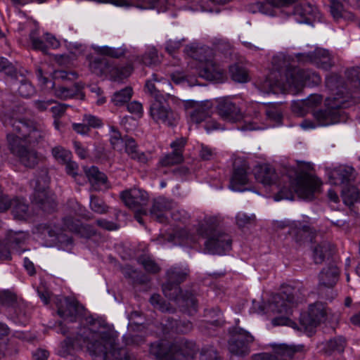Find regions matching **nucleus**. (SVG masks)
<instances>
[{
    "label": "nucleus",
    "instance_id": "nucleus-1",
    "mask_svg": "<svg viewBox=\"0 0 360 360\" xmlns=\"http://www.w3.org/2000/svg\"><path fill=\"white\" fill-rule=\"evenodd\" d=\"M58 332L66 336L58 354L67 356L85 346L94 360H127L126 352L119 346L118 334L112 327L91 318L74 331L72 326L59 322Z\"/></svg>",
    "mask_w": 360,
    "mask_h": 360
},
{
    "label": "nucleus",
    "instance_id": "nucleus-2",
    "mask_svg": "<svg viewBox=\"0 0 360 360\" xmlns=\"http://www.w3.org/2000/svg\"><path fill=\"white\" fill-rule=\"evenodd\" d=\"M295 59L302 64L313 63L323 70H329L334 65L333 57L326 49L316 48L312 52L299 53L295 56V58L290 60V56L280 53L272 59V64L275 71L262 82L257 83L258 89L263 94L284 93L287 89H294L298 91L307 83V80L312 77L313 82L319 84L321 82L320 76L316 73L311 75L300 69H292L288 72L290 68L294 65Z\"/></svg>",
    "mask_w": 360,
    "mask_h": 360
},
{
    "label": "nucleus",
    "instance_id": "nucleus-3",
    "mask_svg": "<svg viewBox=\"0 0 360 360\" xmlns=\"http://www.w3.org/2000/svg\"><path fill=\"white\" fill-rule=\"evenodd\" d=\"M198 350L194 342L186 339L172 342L161 340L150 346V354L157 360H221L212 346L203 347L199 354Z\"/></svg>",
    "mask_w": 360,
    "mask_h": 360
},
{
    "label": "nucleus",
    "instance_id": "nucleus-4",
    "mask_svg": "<svg viewBox=\"0 0 360 360\" xmlns=\"http://www.w3.org/2000/svg\"><path fill=\"white\" fill-rule=\"evenodd\" d=\"M146 89L155 98L150 108V115L153 120L157 123L169 127L176 125L179 119L178 115L167 104L162 103V101H165L170 96L167 92L172 89L169 80L153 74L152 78L146 82Z\"/></svg>",
    "mask_w": 360,
    "mask_h": 360
},
{
    "label": "nucleus",
    "instance_id": "nucleus-5",
    "mask_svg": "<svg viewBox=\"0 0 360 360\" xmlns=\"http://www.w3.org/2000/svg\"><path fill=\"white\" fill-rule=\"evenodd\" d=\"M326 84L336 96L327 98L326 108L314 112L318 125L321 127L345 122L347 120V115L342 110L345 108L346 100L342 96L345 88L341 78L336 75H329L326 79Z\"/></svg>",
    "mask_w": 360,
    "mask_h": 360
},
{
    "label": "nucleus",
    "instance_id": "nucleus-6",
    "mask_svg": "<svg viewBox=\"0 0 360 360\" xmlns=\"http://www.w3.org/2000/svg\"><path fill=\"white\" fill-rule=\"evenodd\" d=\"M190 271L187 266H172L167 271V281L162 285V290L166 297L188 309V313L196 311L197 302L192 294L181 295L179 283L188 277Z\"/></svg>",
    "mask_w": 360,
    "mask_h": 360
},
{
    "label": "nucleus",
    "instance_id": "nucleus-7",
    "mask_svg": "<svg viewBox=\"0 0 360 360\" xmlns=\"http://www.w3.org/2000/svg\"><path fill=\"white\" fill-rule=\"evenodd\" d=\"M0 120L3 124L13 129V131L23 134L26 143H38L45 138L46 130L44 125L30 120H20L15 117V113L10 108L0 107Z\"/></svg>",
    "mask_w": 360,
    "mask_h": 360
},
{
    "label": "nucleus",
    "instance_id": "nucleus-8",
    "mask_svg": "<svg viewBox=\"0 0 360 360\" xmlns=\"http://www.w3.org/2000/svg\"><path fill=\"white\" fill-rule=\"evenodd\" d=\"M219 221L215 217H206L198 224L197 232L199 236L207 238L206 249L212 254L222 255L231 249L232 240L230 236L218 229Z\"/></svg>",
    "mask_w": 360,
    "mask_h": 360
},
{
    "label": "nucleus",
    "instance_id": "nucleus-9",
    "mask_svg": "<svg viewBox=\"0 0 360 360\" xmlns=\"http://www.w3.org/2000/svg\"><path fill=\"white\" fill-rule=\"evenodd\" d=\"M295 292L294 288H285L282 292L273 295L267 305L261 307L259 312L276 316L272 320V323L275 326L288 324V316L292 314V308L296 304Z\"/></svg>",
    "mask_w": 360,
    "mask_h": 360
},
{
    "label": "nucleus",
    "instance_id": "nucleus-10",
    "mask_svg": "<svg viewBox=\"0 0 360 360\" xmlns=\"http://www.w3.org/2000/svg\"><path fill=\"white\" fill-rule=\"evenodd\" d=\"M186 52L193 59L198 60L199 75L207 80L221 82L225 76V70L214 60L213 50L208 46H186Z\"/></svg>",
    "mask_w": 360,
    "mask_h": 360
},
{
    "label": "nucleus",
    "instance_id": "nucleus-11",
    "mask_svg": "<svg viewBox=\"0 0 360 360\" xmlns=\"http://www.w3.org/2000/svg\"><path fill=\"white\" fill-rule=\"evenodd\" d=\"M290 184L289 189L285 187L281 189L275 196V200H293L294 193L301 198L311 200L314 193L320 191L322 183L316 176L302 173L297 175L295 179L290 181Z\"/></svg>",
    "mask_w": 360,
    "mask_h": 360
},
{
    "label": "nucleus",
    "instance_id": "nucleus-12",
    "mask_svg": "<svg viewBox=\"0 0 360 360\" xmlns=\"http://www.w3.org/2000/svg\"><path fill=\"white\" fill-rule=\"evenodd\" d=\"M49 182L46 172H43L42 175L34 181L32 202L39 205L45 212H51L56 207L53 195L48 191Z\"/></svg>",
    "mask_w": 360,
    "mask_h": 360
},
{
    "label": "nucleus",
    "instance_id": "nucleus-13",
    "mask_svg": "<svg viewBox=\"0 0 360 360\" xmlns=\"http://www.w3.org/2000/svg\"><path fill=\"white\" fill-rule=\"evenodd\" d=\"M330 312L323 303L315 302L309 305L307 313L301 314L300 322L305 330L311 332L321 323L330 320Z\"/></svg>",
    "mask_w": 360,
    "mask_h": 360
},
{
    "label": "nucleus",
    "instance_id": "nucleus-14",
    "mask_svg": "<svg viewBox=\"0 0 360 360\" xmlns=\"http://www.w3.org/2000/svg\"><path fill=\"white\" fill-rule=\"evenodd\" d=\"M254 337L243 328H236L228 342L229 351L236 356H245L250 352Z\"/></svg>",
    "mask_w": 360,
    "mask_h": 360
},
{
    "label": "nucleus",
    "instance_id": "nucleus-15",
    "mask_svg": "<svg viewBox=\"0 0 360 360\" xmlns=\"http://www.w3.org/2000/svg\"><path fill=\"white\" fill-rule=\"evenodd\" d=\"M56 305L58 314L70 323L76 322L83 310L82 306L74 298L55 296L52 298Z\"/></svg>",
    "mask_w": 360,
    "mask_h": 360
},
{
    "label": "nucleus",
    "instance_id": "nucleus-16",
    "mask_svg": "<svg viewBox=\"0 0 360 360\" xmlns=\"http://www.w3.org/2000/svg\"><path fill=\"white\" fill-rule=\"evenodd\" d=\"M304 351V347L302 345L280 344L274 347V354H257L252 356L251 360H292L295 354L302 353Z\"/></svg>",
    "mask_w": 360,
    "mask_h": 360
},
{
    "label": "nucleus",
    "instance_id": "nucleus-17",
    "mask_svg": "<svg viewBox=\"0 0 360 360\" xmlns=\"http://www.w3.org/2000/svg\"><path fill=\"white\" fill-rule=\"evenodd\" d=\"M189 123L198 124L211 115L212 105L210 101H186L184 104Z\"/></svg>",
    "mask_w": 360,
    "mask_h": 360
},
{
    "label": "nucleus",
    "instance_id": "nucleus-18",
    "mask_svg": "<svg viewBox=\"0 0 360 360\" xmlns=\"http://www.w3.org/2000/svg\"><path fill=\"white\" fill-rule=\"evenodd\" d=\"M27 234L23 231H11L5 241H0V260H10L11 259L9 248L15 250L19 254L23 250H18L21 244L27 239Z\"/></svg>",
    "mask_w": 360,
    "mask_h": 360
},
{
    "label": "nucleus",
    "instance_id": "nucleus-19",
    "mask_svg": "<svg viewBox=\"0 0 360 360\" xmlns=\"http://www.w3.org/2000/svg\"><path fill=\"white\" fill-rule=\"evenodd\" d=\"M120 198L124 205L130 209H139L147 205L149 196L146 191L134 187L120 193Z\"/></svg>",
    "mask_w": 360,
    "mask_h": 360
},
{
    "label": "nucleus",
    "instance_id": "nucleus-20",
    "mask_svg": "<svg viewBox=\"0 0 360 360\" xmlns=\"http://www.w3.org/2000/svg\"><path fill=\"white\" fill-rule=\"evenodd\" d=\"M247 162L240 159H237L233 163V174L230 180L229 188L233 191H243L242 186L248 183Z\"/></svg>",
    "mask_w": 360,
    "mask_h": 360
},
{
    "label": "nucleus",
    "instance_id": "nucleus-21",
    "mask_svg": "<svg viewBox=\"0 0 360 360\" xmlns=\"http://www.w3.org/2000/svg\"><path fill=\"white\" fill-rule=\"evenodd\" d=\"M174 202L163 197L154 200L150 210L152 219L160 222L166 223L168 220V213L173 209Z\"/></svg>",
    "mask_w": 360,
    "mask_h": 360
},
{
    "label": "nucleus",
    "instance_id": "nucleus-22",
    "mask_svg": "<svg viewBox=\"0 0 360 360\" xmlns=\"http://www.w3.org/2000/svg\"><path fill=\"white\" fill-rule=\"evenodd\" d=\"M42 233H47L50 237H53L57 235L60 230H68L72 232L82 233L86 227L83 226L80 221L72 216H66L63 219L62 228L55 227L52 229L49 225H44Z\"/></svg>",
    "mask_w": 360,
    "mask_h": 360
},
{
    "label": "nucleus",
    "instance_id": "nucleus-23",
    "mask_svg": "<svg viewBox=\"0 0 360 360\" xmlns=\"http://www.w3.org/2000/svg\"><path fill=\"white\" fill-rule=\"evenodd\" d=\"M293 15L300 23H311L316 19H319L317 8L307 2L296 6Z\"/></svg>",
    "mask_w": 360,
    "mask_h": 360
},
{
    "label": "nucleus",
    "instance_id": "nucleus-24",
    "mask_svg": "<svg viewBox=\"0 0 360 360\" xmlns=\"http://www.w3.org/2000/svg\"><path fill=\"white\" fill-rule=\"evenodd\" d=\"M217 110L219 116L227 122H235L242 118L240 109L229 99L221 100Z\"/></svg>",
    "mask_w": 360,
    "mask_h": 360
},
{
    "label": "nucleus",
    "instance_id": "nucleus-25",
    "mask_svg": "<svg viewBox=\"0 0 360 360\" xmlns=\"http://www.w3.org/2000/svg\"><path fill=\"white\" fill-rule=\"evenodd\" d=\"M278 226L283 228L287 225L283 222H281ZM288 226H290V233L293 236L296 243L302 244L304 242L311 241L313 238V231L309 226L302 225L299 221H293Z\"/></svg>",
    "mask_w": 360,
    "mask_h": 360
},
{
    "label": "nucleus",
    "instance_id": "nucleus-26",
    "mask_svg": "<svg viewBox=\"0 0 360 360\" xmlns=\"http://www.w3.org/2000/svg\"><path fill=\"white\" fill-rule=\"evenodd\" d=\"M333 184H348L355 179V171L353 167L341 165L333 169L329 175Z\"/></svg>",
    "mask_w": 360,
    "mask_h": 360
},
{
    "label": "nucleus",
    "instance_id": "nucleus-27",
    "mask_svg": "<svg viewBox=\"0 0 360 360\" xmlns=\"http://www.w3.org/2000/svg\"><path fill=\"white\" fill-rule=\"evenodd\" d=\"M85 173L94 190L103 191L109 188L106 175L101 172L96 167H91Z\"/></svg>",
    "mask_w": 360,
    "mask_h": 360
},
{
    "label": "nucleus",
    "instance_id": "nucleus-28",
    "mask_svg": "<svg viewBox=\"0 0 360 360\" xmlns=\"http://www.w3.org/2000/svg\"><path fill=\"white\" fill-rule=\"evenodd\" d=\"M8 132L6 136L7 146L10 152L14 155L17 156L21 151L26 149L27 147L25 146V138L23 134H20L13 131Z\"/></svg>",
    "mask_w": 360,
    "mask_h": 360
},
{
    "label": "nucleus",
    "instance_id": "nucleus-29",
    "mask_svg": "<svg viewBox=\"0 0 360 360\" xmlns=\"http://www.w3.org/2000/svg\"><path fill=\"white\" fill-rule=\"evenodd\" d=\"M255 179L264 186H270L276 182L277 175L275 169L269 165L259 166L255 171Z\"/></svg>",
    "mask_w": 360,
    "mask_h": 360
},
{
    "label": "nucleus",
    "instance_id": "nucleus-30",
    "mask_svg": "<svg viewBox=\"0 0 360 360\" xmlns=\"http://www.w3.org/2000/svg\"><path fill=\"white\" fill-rule=\"evenodd\" d=\"M124 146L125 152L131 159L141 164H146L148 162L149 155L138 150L137 144L134 139L126 137Z\"/></svg>",
    "mask_w": 360,
    "mask_h": 360
},
{
    "label": "nucleus",
    "instance_id": "nucleus-31",
    "mask_svg": "<svg viewBox=\"0 0 360 360\" xmlns=\"http://www.w3.org/2000/svg\"><path fill=\"white\" fill-rule=\"evenodd\" d=\"M339 277V269L335 266H329L324 268L319 275V283L327 288L333 287Z\"/></svg>",
    "mask_w": 360,
    "mask_h": 360
},
{
    "label": "nucleus",
    "instance_id": "nucleus-32",
    "mask_svg": "<svg viewBox=\"0 0 360 360\" xmlns=\"http://www.w3.org/2000/svg\"><path fill=\"white\" fill-rule=\"evenodd\" d=\"M322 102V96L319 94H311L305 101L302 102L293 103L292 105V111L302 116L305 113L304 107L314 108Z\"/></svg>",
    "mask_w": 360,
    "mask_h": 360
},
{
    "label": "nucleus",
    "instance_id": "nucleus-33",
    "mask_svg": "<svg viewBox=\"0 0 360 360\" xmlns=\"http://www.w3.org/2000/svg\"><path fill=\"white\" fill-rule=\"evenodd\" d=\"M13 213L15 218L25 220L31 216L27 204L23 198L13 199Z\"/></svg>",
    "mask_w": 360,
    "mask_h": 360
},
{
    "label": "nucleus",
    "instance_id": "nucleus-34",
    "mask_svg": "<svg viewBox=\"0 0 360 360\" xmlns=\"http://www.w3.org/2000/svg\"><path fill=\"white\" fill-rule=\"evenodd\" d=\"M332 246L330 243L323 241L313 248V259L316 264H321L326 257L330 256Z\"/></svg>",
    "mask_w": 360,
    "mask_h": 360
},
{
    "label": "nucleus",
    "instance_id": "nucleus-35",
    "mask_svg": "<svg viewBox=\"0 0 360 360\" xmlns=\"http://www.w3.org/2000/svg\"><path fill=\"white\" fill-rule=\"evenodd\" d=\"M16 158L26 167L32 168L39 162V157L36 150L27 148L21 151Z\"/></svg>",
    "mask_w": 360,
    "mask_h": 360
},
{
    "label": "nucleus",
    "instance_id": "nucleus-36",
    "mask_svg": "<svg viewBox=\"0 0 360 360\" xmlns=\"http://www.w3.org/2000/svg\"><path fill=\"white\" fill-rule=\"evenodd\" d=\"M283 108L278 103H271L265 106V113L269 120L276 125L281 124L283 120Z\"/></svg>",
    "mask_w": 360,
    "mask_h": 360
},
{
    "label": "nucleus",
    "instance_id": "nucleus-37",
    "mask_svg": "<svg viewBox=\"0 0 360 360\" xmlns=\"http://www.w3.org/2000/svg\"><path fill=\"white\" fill-rule=\"evenodd\" d=\"M132 72L131 66H109L107 72L110 77L115 82H121L122 79L128 77Z\"/></svg>",
    "mask_w": 360,
    "mask_h": 360
},
{
    "label": "nucleus",
    "instance_id": "nucleus-38",
    "mask_svg": "<svg viewBox=\"0 0 360 360\" xmlns=\"http://www.w3.org/2000/svg\"><path fill=\"white\" fill-rule=\"evenodd\" d=\"M132 94V89L127 86L115 92L111 97V102L116 106H122L131 99Z\"/></svg>",
    "mask_w": 360,
    "mask_h": 360
},
{
    "label": "nucleus",
    "instance_id": "nucleus-39",
    "mask_svg": "<svg viewBox=\"0 0 360 360\" xmlns=\"http://www.w3.org/2000/svg\"><path fill=\"white\" fill-rule=\"evenodd\" d=\"M342 198L344 203L350 206L360 199V193L356 186H348L342 189Z\"/></svg>",
    "mask_w": 360,
    "mask_h": 360
},
{
    "label": "nucleus",
    "instance_id": "nucleus-40",
    "mask_svg": "<svg viewBox=\"0 0 360 360\" xmlns=\"http://www.w3.org/2000/svg\"><path fill=\"white\" fill-rule=\"evenodd\" d=\"M89 68L93 73L97 75H102L107 72L109 65L105 59L94 58L90 61Z\"/></svg>",
    "mask_w": 360,
    "mask_h": 360
},
{
    "label": "nucleus",
    "instance_id": "nucleus-41",
    "mask_svg": "<svg viewBox=\"0 0 360 360\" xmlns=\"http://www.w3.org/2000/svg\"><path fill=\"white\" fill-rule=\"evenodd\" d=\"M346 340L342 337H338L330 339L325 345L326 352H342L345 349Z\"/></svg>",
    "mask_w": 360,
    "mask_h": 360
},
{
    "label": "nucleus",
    "instance_id": "nucleus-42",
    "mask_svg": "<svg viewBox=\"0 0 360 360\" xmlns=\"http://www.w3.org/2000/svg\"><path fill=\"white\" fill-rule=\"evenodd\" d=\"M95 51L101 55L112 58H120L124 55V49L122 48H113L108 46L94 47Z\"/></svg>",
    "mask_w": 360,
    "mask_h": 360
},
{
    "label": "nucleus",
    "instance_id": "nucleus-43",
    "mask_svg": "<svg viewBox=\"0 0 360 360\" xmlns=\"http://www.w3.org/2000/svg\"><path fill=\"white\" fill-rule=\"evenodd\" d=\"M125 139L122 137L120 132L115 127H110V142L113 149L122 150Z\"/></svg>",
    "mask_w": 360,
    "mask_h": 360
},
{
    "label": "nucleus",
    "instance_id": "nucleus-44",
    "mask_svg": "<svg viewBox=\"0 0 360 360\" xmlns=\"http://www.w3.org/2000/svg\"><path fill=\"white\" fill-rule=\"evenodd\" d=\"M30 40L34 49L39 50L44 53L46 52L48 46L46 42L41 39L38 29L35 28L30 32Z\"/></svg>",
    "mask_w": 360,
    "mask_h": 360
},
{
    "label": "nucleus",
    "instance_id": "nucleus-45",
    "mask_svg": "<svg viewBox=\"0 0 360 360\" xmlns=\"http://www.w3.org/2000/svg\"><path fill=\"white\" fill-rule=\"evenodd\" d=\"M0 72L15 79L18 78V75L22 76V74L18 72L17 68L5 58H0Z\"/></svg>",
    "mask_w": 360,
    "mask_h": 360
},
{
    "label": "nucleus",
    "instance_id": "nucleus-46",
    "mask_svg": "<svg viewBox=\"0 0 360 360\" xmlns=\"http://www.w3.org/2000/svg\"><path fill=\"white\" fill-rule=\"evenodd\" d=\"M229 71L233 80L241 83L248 81V74L244 68L233 65L229 68Z\"/></svg>",
    "mask_w": 360,
    "mask_h": 360
},
{
    "label": "nucleus",
    "instance_id": "nucleus-47",
    "mask_svg": "<svg viewBox=\"0 0 360 360\" xmlns=\"http://www.w3.org/2000/svg\"><path fill=\"white\" fill-rule=\"evenodd\" d=\"M142 62L148 66L156 65L160 62L158 51L155 47H150L142 57Z\"/></svg>",
    "mask_w": 360,
    "mask_h": 360
},
{
    "label": "nucleus",
    "instance_id": "nucleus-48",
    "mask_svg": "<svg viewBox=\"0 0 360 360\" xmlns=\"http://www.w3.org/2000/svg\"><path fill=\"white\" fill-rule=\"evenodd\" d=\"M52 155L60 163L64 164L71 159L72 153L60 146H57L52 148Z\"/></svg>",
    "mask_w": 360,
    "mask_h": 360
},
{
    "label": "nucleus",
    "instance_id": "nucleus-49",
    "mask_svg": "<svg viewBox=\"0 0 360 360\" xmlns=\"http://www.w3.org/2000/svg\"><path fill=\"white\" fill-rule=\"evenodd\" d=\"M183 161V155L180 152H174L166 155L160 160V164L164 167L172 166L181 163Z\"/></svg>",
    "mask_w": 360,
    "mask_h": 360
},
{
    "label": "nucleus",
    "instance_id": "nucleus-50",
    "mask_svg": "<svg viewBox=\"0 0 360 360\" xmlns=\"http://www.w3.org/2000/svg\"><path fill=\"white\" fill-rule=\"evenodd\" d=\"M139 262L144 269L149 273L155 274L160 271L159 266L149 257L143 256L139 259Z\"/></svg>",
    "mask_w": 360,
    "mask_h": 360
},
{
    "label": "nucleus",
    "instance_id": "nucleus-51",
    "mask_svg": "<svg viewBox=\"0 0 360 360\" xmlns=\"http://www.w3.org/2000/svg\"><path fill=\"white\" fill-rule=\"evenodd\" d=\"M346 75L352 86L360 91V68H352L347 70Z\"/></svg>",
    "mask_w": 360,
    "mask_h": 360
},
{
    "label": "nucleus",
    "instance_id": "nucleus-52",
    "mask_svg": "<svg viewBox=\"0 0 360 360\" xmlns=\"http://www.w3.org/2000/svg\"><path fill=\"white\" fill-rule=\"evenodd\" d=\"M76 94V90L72 88H67L59 86L53 89V94L60 99H68L73 97Z\"/></svg>",
    "mask_w": 360,
    "mask_h": 360
},
{
    "label": "nucleus",
    "instance_id": "nucleus-53",
    "mask_svg": "<svg viewBox=\"0 0 360 360\" xmlns=\"http://www.w3.org/2000/svg\"><path fill=\"white\" fill-rule=\"evenodd\" d=\"M169 327L173 329L175 328V330L177 333H186L191 330L193 325L190 321H172L168 324Z\"/></svg>",
    "mask_w": 360,
    "mask_h": 360
},
{
    "label": "nucleus",
    "instance_id": "nucleus-54",
    "mask_svg": "<svg viewBox=\"0 0 360 360\" xmlns=\"http://www.w3.org/2000/svg\"><path fill=\"white\" fill-rule=\"evenodd\" d=\"M90 207L94 212L98 214L105 213L108 210V207L103 200L94 195L91 196Z\"/></svg>",
    "mask_w": 360,
    "mask_h": 360
},
{
    "label": "nucleus",
    "instance_id": "nucleus-55",
    "mask_svg": "<svg viewBox=\"0 0 360 360\" xmlns=\"http://www.w3.org/2000/svg\"><path fill=\"white\" fill-rule=\"evenodd\" d=\"M18 94L22 97L27 98L34 94V86L27 81L22 80L18 89Z\"/></svg>",
    "mask_w": 360,
    "mask_h": 360
},
{
    "label": "nucleus",
    "instance_id": "nucleus-56",
    "mask_svg": "<svg viewBox=\"0 0 360 360\" xmlns=\"http://www.w3.org/2000/svg\"><path fill=\"white\" fill-rule=\"evenodd\" d=\"M151 304L162 311H167L169 310L167 303L162 300L160 295L154 294L150 298Z\"/></svg>",
    "mask_w": 360,
    "mask_h": 360
},
{
    "label": "nucleus",
    "instance_id": "nucleus-57",
    "mask_svg": "<svg viewBox=\"0 0 360 360\" xmlns=\"http://www.w3.org/2000/svg\"><path fill=\"white\" fill-rule=\"evenodd\" d=\"M170 213L172 219L174 221L185 223L189 218L188 213L182 209H172Z\"/></svg>",
    "mask_w": 360,
    "mask_h": 360
},
{
    "label": "nucleus",
    "instance_id": "nucleus-58",
    "mask_svg": "<svg viewBox=\"0 0 360 360\" xmlns=\"http://www.w3.org/2000/svg\"><path fill=\"white\" fill-rule=\"evenodd\" d=\"M82 121L86 123L89 129H90L91 127L98 128L103 125L102 120L99 117L90 114H85Z\"/></svg>",
    "mask_w": 360,
    "mask_h": 360
},
{
    "label": "nucleus",
    "instance_id": "nucleus-59",
    "mask_svg": "<svg viewBox=\"0 0 360 360\" xmlns=\"http://www.w3.org/2000/svg\"><path fill=\"white\" fill-rule=\"evenodd\" d=\"M184 39L182 40H173V39H169L166 41L165 44V50L169 54H173L175 53L177 50H179L183 45V41Z\"/></svg>",
    "mask_w": 360,
    "mask_h": 360
},
{
    "label": "nucleus",
    "instance_id": "nucleus-60",
    "mask_svg": "<svg viewBox=\"0 0 360 360\" xmlns=\"http://www.w3.org/2000/svg\"><path fill=\"white\" fill-rule=\"evenodd\" d=\"M343 6L342 4L335 0L331 1L330 3V13L333 17L338 20L342 16Z\"/></svg>",
    "mask_w": 360,
    "mask_h": 360
},
{
    "label": "nucleus",
    "instance_id": "nucleus-61",
    "mask_svg": "<svg viewBox=\"0 0 360 360\" xmlns=\"http://www.w3.org/2000/svg\"><path fill=\"white\" fill-rule=\"evenodd\" d=\"M126 345H139L145 341L144 337L138 334L131 335L127 334L124 336Z\"/></svg>",
    "mask_w": 360,
    "mask_h": 360
},
{
    "label": "nucleus",
    "instance_id": "nucleus-62",
    "mask_svg": "<svg viewBox=\"0 0 360 360\" xmlns=\"http://www.w3.org/2000/svg\"><path fill=\"white\" fill-rule=\"evenodd\" d=\"M127 110L138 117H141L143 115L142 104L137 101H133L129 103L127 106Z\"/></svg>",
    "mask_w": 360,
    "mask_h": 360
},
{
    "label": "nucleus",
    "instance_id": "nucleus-63",
    "mask_svg": "<svg viewBox=\"0 0 360 360\" xmlns=\"http://www.w3.org/2000/svg\"><path fill=\"white\" fill-rule=\"evenodd\" d=\"M63 165H65L66 173L72 177H76L78 174L79 166L78 165L72 161L71 159L65 162Z\"/></svg>",
    "mask_w": 360,
    "mask_h": 360
},
{
    "label": "nucleus",
    "instance_id": "nucleus-64",
    "mask_svg": "<svg viewBox=\"0 0 360 360\" xmlns=\"http://www.w3.org/2000/svg\"><path fill=\"white\" fill-rule=\"evenodd\" d=\"M200 155L202 160H210L215 158L216 153L212 148L202 145L200 152Z\"/></svg>",
    "mask_w": 360,
    "mask_h": 360
}]
</instances>
